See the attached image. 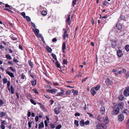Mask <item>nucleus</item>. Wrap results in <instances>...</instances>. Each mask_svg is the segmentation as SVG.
<instances>
[{
  "label": "nucleus",
  "instance_id": "774afa93",
  "mask_svg": "<svg viewBox=\"0 0 129 129\" xmlns=\"http://www.w3.org/2000/svg\"><path fill=\"white\" fill-rule=\"evenodd\" d=\"M31 112L30 111H28L27 114V116L28 117H30L31 115Z\"/></svg>",
  "mask_w": 129,
  "mask_h": 129
},
{
  "label": "nucleus",
  "instance_id": "b1692460",
  "mask_svg": "<svg viewBox=\"0 0 129 129\" xmlns=\"http://www.w3.org/2000/svg\"><path fill=\"white\" fill-rule=\"evenodd\" d=\"M56 62L55 63V65L58 68H60V64L59 63L58 61L57 60H56Z\"/></svg>",
  "mask_w": 129,
  "mask_h": 129
},
{
  "label": "nucleus",
  "instance_id": "a211bd4d",
  "mask_svg": "<svg viewBox=\"0 0 129 129\" xmlns=\"http://www.w3.org/2000/svg\"><path fill=\"white\" fill-rule=\"evenodd\" d=\"M6 73L9 75L11 77L13 78L14 77V75L12 73H10L9 71H6Z\"/></svg>",
  "mask_w": 129,
  "mask_h": 129
},
{
  "label": "nucleus",
  "instance_id": "ddd939ff",
  "mask_svg": "<svg viewBox=\"0 0 129 129\" xmlns=\"http://www.w3.org/2000/svg\"><path fill=\"white\" fill-rule=\"evenodd\" d=\"M34 123V120L33 119H30L29 121L28 122V127L29 128H30L31 127V124Z\"/></svg>",
  "mask_w": 129,
  "mask_h": 129
},
{
  "label": "nucleus",
  "instance_id": "0eeeda50",
  "mask_svg": "<svg viewBox=\"0 0 129 129\" xmlns=\"http://www.w3.org/2000/svg\"><path fill=\"white\" fill-rule=\"evenodd\" d=\"M120 110L118 108H117L114 109L112 112V114L113 115H117L119 113Z\"/></svg>",
  "mask_w": 129,
  "mask_h": 129
},
{
  "label": "nucleus",
  "instance_id": "13d9d810",
  "mask_svg": "<svg viewBox=\"0 0 129 129\" xmlns=\"http://www.w3.org/2000/svg\"><path fill=\"white\" fill-rule=\"evenodd\" d=\"M87 114L91 118L93 117V115L92 114L88 112L87 113Z\"/></svg>",
  "mask_w": 129,
  "mask_h": 129
},
{
  "label": "nucleus",
  "instance_id": "f3484780",
  "mask_svg": "<svg viewBox=\"0 0 129 129\" xmlns=\"http://www.w3.org/2000/svg\"><path fill=\"white\" fill-rule=\"evenodd\" d=\"M116 27L118 29L120 30L122 29V25L119 23H118L116 25Z\"/></svg>",
  "mask_w": 129,
  "mask_h": 129
},
{
  "label": "nucleus",
  "instance_id": "6ab92c4d",
  "mask_svg": "<svg viewBox=\"0 0 129 129\" xmlns=\"http://www.w3.org/2000/svg\"><path fill=\"white\" fill-rule=\"evenodd\" d=\"M66 46L65 43H63L62 47V50L63 52L64 53L65 52V50L66 49Z\"/></svg>",
  "mask_w": 129,
  "mask_h": 129
},
{
  "label": "nucleus",
  "instance_id": "f8f14e48",
  "mask_svg": "<svg viewBox=\"0 0 129 129\" xmlns=\"http://www.w3.org/2000/svg\"><path fill=\"white\" fill-rule=\"evenodd\" d=\"M107 85H111L112 84V81L109 78H107L105 81Z\"/></svg>",
  "mask_w": 129,
  "mask_h": 129
},
{
  "label": "nucleus",
  "instance_id": "a18cd8bd",
  "mask_svg": "<svg viewBox=\"0 0 129 129\" xmlns=\"http://www.w3.org/2000/svg\"><path fill=\"white\" fill-rule=\"evenodd\" d=\"M9 68H10L13 72H16V70L13 67H11Z\"/></svg>",
  "mask_w": 129,
  "mask_h": 129
},
{
  "label": "nucleus",
  "instance_id": "6e6d98bb",
  "mask_svg": "<svg viewBox=\"0 0 129 129\" xmlns=\"http://www.w3.org/2000/svg\"><path fill=\"white\" fill-rule=\"evenodd\" d=\"M63 63L64 64H67V60L66 59H63Z\"/></svg>",
  "mask_w": 129,
  "mask_h": 129
},
{
  "label": "nucleus",
  "instance_id": "7ed1b4c3",
  "mask_svg": "<svg viewBox=\"0 0 129 129\" xmlns=\"http://www.w3.org/2000/svg\"><path fill=\"white\" fill-rule=\"evenodd\" d=\"M124 94L126 96L129 95V87H127L124 92Z\"/></svg>",
  "mask_w": 129,
  "mask_h": 129
},
{
  "label": "nucleus",
  "instance_id": "72a5a7b5",
  "mask_svg": "<svg viewBox=\"0 0 129 129\" xmlns=\"http://www.w3.org/2000/svg\"><path fill=\"white\" fill-rule=\"evenodd\" d=\"M11 93L12 94H13L14 93V90L12 86H11Z\"/></svg>",
  "mask_w": 129,
  "mask_h": 129
},
{
  "label": "nucleus",
  "instance_id": "cd10ccee",
  "mask_svg": "<svg viewBox=\"0 0 129 129\" xmlns=\"http://www.w3.org/2000/svg\"><path fill=\"white\" fill-rule=\"evenodd\" d=\"M37 81L36 80L32 81L31 82V83L33 86H35L36 84Z\"/></svg>",
  "mask_w": 129,
  "mask_h": 129
},
{
  "label": "nucleus",
  "instance_id": "f704fd0d",
  "mask_svg": "<svg viewBox=\"0 0 129 129\" xmlns=\"http://www.w3.org/2000/svg\"><path fill=\"white\" fill-rule=\"evenodd\" d=\"M74 124L77 126H79V121L76 120H75L74 121Z\"/></svg>",
  "mask_w": 129,
  "mask_h": 129
},
{
  "label": "nucleus",
  "instance_id": "de8ad7c7",
  "mask_svg": "<svg viewBox=\"0 0 129 129\" xmlns=\"http://www.w3.org/2000/svg\"><path fill=\"white\" fill-rule=\"evenodd\" d=\"M89 123V120H87L84 122V124L86 125H88Z\"/></svg>",
  "mask_w": 129,
  "mask_h": 129
},
{
  "label": "nucleus",
  "instance_id": "680f3d73",
  "mask_svg": "<svg viewBox=\"0 0 129 129\" xmlns=\"http://www.w3.org/2000/svg\"><path fill=\"white\" fill-rule=\"evenodd\" d=\"M126 124H127V127H129V118L128 119L127 121V122L126 123Z\"/></svg>",
  "mask_w": 129,
  "mask_h": 129
},
{
  "label": "nucleus",
  "instance_id": "2eb2a0df",
  "mask_svg": "<svg viewBox=\"0 0 129 129\" xmlns=\"http://www.w3.org/2000/svg\"><path fill=\"white\" fill-rule=\"evenodd\" d=\"M90 92L91 94L93 96L96 93V92L94 90V88H93L91 89Z\"/></svg>",
  "mask_w": 129,
  "mask_h": 129
},
{
  "label": "nucleus",
  "instance_id": "e433bc0d",
  "mask_svg": "<svg viewBox=\"0 0 129 129\" xmlns=\"http://www.w3.org/2000/svg\"><path fill=\"white\" fill-rule=\"evenodd\" d=\"M52 56L53 57V58L55 60H57L56 56V55L53 53H52L51 54Z\"/></svg>",
  "mask_w": 129,
  "mask_h": 129
},
{
  "label": "nucleus",
  "instance_id": "dca6fc26",
  "mask_svg": "<svg viewBox=\"0 0 129 129\" xmlns=\"http://www.w3.org/2000/svg\"><path fill=\"white\" fill-rule=\"evenodd\" d=\"M103 121L106 124H107L109 122L108 117V116H106L104 119Z\"/></svg>",
  "mask_w": 129,
  "mask_h": 129
},
{
  "label": "nucleus",
  "instance_id": "393cba45",
  "mask_svg": "<svg viewBox=\"0 0 129 129\" xmlns=\"http://www.w3.org/2000/svg\"><path fill=\"white\" fill-rule=\"evenodd\" d=\"M101 86L100 85H97L96 87H94V88L95 90L98 91L101 88Z\"/></svg>",
  "mask_w": 129,
  "mask_h": 129
},
{
  "label": "nucleus",
  "instance_id": "49530a36",
  "mask_svg": "<svg viewBox=\"0 0 129 129\" xmlns=\"http://www.w3.org/2000/svg\"><path fill=\"white\" fill-rule=\"evenodd\" d=\"M30 101L32 104H34V105H36V103L34 101L33 99H30Z\"/></svg>",
  "mask_w": 129,
  "mask_h": 129
},
{
  "label": "nucleus",
  "instance_id": "a19ab883",
  "mask_svg": "<svg viewBox=\"0 0 129 129\" xmlns=\"http://www.w3.org/2000/svg\"><path fill=\"white\" fill-rule=\"evenodd\" d=\"M61 127V124H59L56 127L55 129H60Z\"/></svg>",
  "mask_w": 129,
  "mask_h": 129
},
{
  "label": "nucleus",
  "instance_id": "423d86ee",
  "mask_svg": "<svg viewBox=\"0 0 129 129\" xmlns=\"http://www.w3.org/2000/svg\"><path fill=\"white\" fill-rule=\"evenodd\" d=\"M46 91L48 92H50L53 94H55L57 92V90L55 89H47Z\"/></svg>",
  "mask_w": 129,
  "mask_h": 129
},
{
  "label": "nucleus",
  "instance_id": "09e8293b",
  "mask_svg": "<svg viewBox=\"0 0 129 129\" xmlns=\"http://www.w3.org/2000/svg\"><path fill=\"white\" fill-rule=\"evenodd\" d=\"M1 128L2 129H5V128L6 126L4 125L1 124Z\"/></svg>",
  "mask_w": 129,
  "mask_h": 129
},
{
  "label": "nucleus",
  "instance_id": "5fc2aeb1",
  "mask_svg": "<svg viewBox=\"0 0 129 129\" xmlns=\"http://www.w3.org/2000/svg\"><path fill=\"white\" fill-rule=\"evenodd\" d=\"M88 78V77H87L85 78L84 79H83L82 80V82H83L85 81Z\"/></svg>",
  "mask_w": 129,
  "mask_h": 129
},
{
  "label": "nucleus",
  "instance_id": "4c0bfd02",
  "mask_svg": "<svg viewBox=\"0 0 129 129\" xmlns=\"http://www.w3.org/2000/svg\"><path fill=\"white\" fill-rule=\"evenodd\" d=\"M41 14L42 15L45 16L47 14V12L46 11H44L41 12Z\"/></svg>",
  "mask_w": 129,
  "mask_h": 129
},
{
  "label": "nucleus",
  "instance_id": "1a4fd4ad",
  "mask_svg": "<svg viewBox=\"0 0 129 129\" xmlns=\"http://www.w3.org/2000/svg\"><path fill=\"white\" fill-rule=\"evenodd\" d=\"M118 119L119 121H121L123 120L124 117L123 114H120L118 115Z\"/></svg>",
  "mask_w": 129,
  "mask_h": 129
},
{
  "label": "nucleus",
  "instance_id": "37998d69",
  "mask_svg": "<svg viewBox=\"0 0 129 129\" xmlns=\"http://www.w3.org/2000/svg\"><path fill=\"white\" fill-rule=\"evenodd\" d=\"M3 82L4 84H6L7 82H8L7 79L6 78H5L3 79Z\"/></svg>",
  "mask_w": 129,
  "mask_h": 129
},
{
  "label": "nucleus",
  "instance_id": "e2e57ef3",
  "mask_svg": "<svg viewBox=\"0 0 129 129\" xmlns=\"http://www.w3.org/2000/svg\"><path fill=\"white\" fill-rule=\"evenodd\" d=\"M1 124H3V125L6 124V121L5 120L3 121L2 122H1Z\"/></svg>",
  "mask_w": 129,
  "mask_h": 129
},
{
  "label": "nucleus",
  "instance_id": "0e129e2a",
  "mask_svg": "<svg viewBox=\"0 0 129 129\" xmlns=\"http://www.w3.org/2000/svg\"><path fill=\"white\" fill-rule=\"evenodd\" d=\"M29 65L31 67H32L33 66V64L32 62L30 61H29Z\"/></svg>",
  "mask_w": 129,
  "mask_h": 129
},
{
  "label": "nucleus",
  "instance_id": "603ef678",
  "mask_svg": "<svg viewBox=\"0 0 129 129\" xmlns=\"http://www.w3.org/2000/svg\"><path fill=\"white\" fill-rule=\"evenodd\" d=\"M70 91L69 90H68L66 92V94L67 95H69L70 94Z\"/></svg>",
  "mask_w": 129,
  "mask_h": 129
},
{
  "label": "nucleus",
  "instance_id": "ea45409f",
  "mask_svg": "<svg viewBox=\"0 0 129 129\" xmlns=\"http://www.w3.org/2000/svg\"><path fill=\"white\" fill-rule=\"evenodd\" d=\"M21 78L22 79H25V80L26 79L25 76L24 75V74H22L21 75Z\"/></svg>",
  "mask_w": 129,
  "mask_h": 129
},
{
  "label": "nucleus",
  "instance_id": "7c9ffc66",
  "mask_svg": "<svg viewBox=\"0 0 129 129\" xmlns=\"http://www.w3.org/2000/svg\"><path fill=\"white\" fill-rule=\"evenodd\" d=\"M6 115V113L3 112H0V116L1 117L5 116Z\"/></svg>",
  "mask_w": 129,
  "mask_h": 129
},
{
  "label": "nucleus",
  "instance_id": "a878e982",
  "mask_svg": "<svg viewBox=\"0 0 129 129\" xmlns=\"http://www.w3.org/2000/svg\"><path fill=\"white\" fill-rule=\"evenodd\" d=\"M7 59L9 60H11L12 58L11 56L9 54H6L5 55Z\"/></svg>",
  "mask_w": 129,
  "mask_h": 129
},
{
  "label": "nucleus",
  "instance_id": "58836bf2",
  "mask_svg": "<svg viewBox=\"0 0 129 129\" xmlns=\"http://www.w3.org/2000/svg\"><path fill=\"white\" fill-rule=\"evenodd\" d=\"M101 111L102 112V113H103V112H104L105 111V108L104 107L102 106L101 107Z\"/></svg>",
  "mask_w": 129,
  "mask_h": 129
},
{
  "label": "nucleus",
  "instance_id": "69168bd1",
  "mask_svg": "<svg viewBox=\"0 0 129 129\" xmlns=\"http://www.w3.org/2000/svg\"><path fill=\"white\" fill-rule=\"evenodd\" d=\"M44 123L45 124V125L46 127H47L48 126V124L47 123V121L46 120H45L44 121Z\"/></svg>",
  "mask_w": 129,
  "mask_h": 129
},
{
  "label": "nucleus",
  "instance_id": "8fccbe9b",
  "mask_svg": "<svg viewBox=\"0 0 129 129\" xmlns=\"http://www.w3.org/2000/svg\"><path fill=\"white\" fill-rule=\"evenodd\" d=\"M21 15L23 16V17L24 18H25L26 17L25 14L24 12H22L21 13Z\"/></svg>",
  "mask_w": 129,
  "mask_h": 129
},
{
  "label": "nucleus",
  "instance_id": "79ce46f5",
  "mask_svg": "<svg viewBox=\"0 0 129 129\" xmlns=\"http://www.w3.org/2000/svg\"><path fill=\"white\" fill-rule=\"evenodd\" d=\"M39 104H40V107L42 110H44L45 109L43 105L42 104L40 103H39Z\"/></svg>",
  "mask_w": 129,
  "mask_h": 129
},
{
  "label": "nucleus",
  "instance_id": "4be33fe9",
  "mask_svg": "<svg viewBox=\"0 0 129 129\" xmlns=\"http://www.w3.org/2000/svg\"><path fill=\"white\" fill-rule=\"evenodd\" d=\"M54 112L55 114H58L59 113V109L58 108H55L54 109Z\"/></svg>",
  "mask_w": 129,
  "mask_h": 129
},
{
  "label": "nucleus",
  "instance_id": "20e7f679",
  "mask_svg": "<svg viewBox=\"0 0 129 129\" xmlns=\"http://www.w3.org/2000/svg\"><path fill=\"white\" fill-rule=\"evenodd\" d=\"M70 14H67L66 17V22L69 25H70L71 23V21L70 20Z\"/></svg>",
  "mask_w": 129,
  "mask_h": 129
},
{
  "label": "nucleus",
  "instance_id": "bf43d9fd",
  "mask_svg": "<svg viewBox=\"0 0 129 129\" xmlns=\"http://www.w3.org/2000/svg\"><path fill=\"white\" fill-rule=\"evenodd\" d=\"M11 37L12 39L13 40H16L17 39L16 38L14 37L13 36H11Z\"/></svg>",
  "mask_w": 129,
  "mask_h": 129
},
{
  "label": "nucleus",
  "instance_id": "412c9836",
  "mask_svg": "<svg viewBox=\"0 0 129 129\" xmlns=\"http://www.w3.org/2000/svg\"><path fill=\"white\" fill-rule=\"evenodd\" d=\"M72 92L73 93V95L74 96L76 95H77L78 91L77 90H74L73 89L72 90Z\"/></svg>",
  "mask_w": 129,
  "mask_h": 129
},
{
  "label": "nucleus",
  "instance_id": "9d476101",
  "mask_svg": "<svg viewBox=\"0 0 129 129\" xmlns=\"http://www.w3.org/2000/svg\"><path fill=\"white\" fill-rule=\"evenodd\" d=\"M112 47L113 48H115L117 46V42L116 41L113 40L112 41Z\"/></svg>",
  "mask_w": 129,
  "mask_h": 129
},
{
  "label": "nucleus",
  "instance_id": "4d7b16f0",
  "mask_svg": "<svg viewBox=\"0 0 129 129\" xmlns=\"http://www.w3.org/2000/svg\"><path fill=\"white\" fill-rule=\"evenodd\" d=\"M108 2L107 1H103V4L104 5H106L108 4Z\"/></svg>",
  "mask_w": 129,
  "mask_h": 129
},
{
  "label": "nucleus",
  "instance_id": "5701e85b",
  "mask_svg": "<svg viewBox=\"0 0 129 129\" xmlns=\"http://www.w3.org/2000/svg\"><path fill=\"white\" fill-rule=\"evenodd\" d=\"M80 125L82 126H83L84 125V121L83 120H82L79 122Z\"/></svg>",
  "mask_w": 129,
  "mask_h": 129
},
{
  "label": "nucleus",
  "instance_id": "c03bdc74",
  "mask_svg": "<svg viewBox=\"0 0 129 129\" xmlns=\"http://www.w3.org/2000/svg\"><path fill=\"white\" fill-rule=\"evenodd\" d=\"M128 112V110L127 109L123 111L122 113L124 114H127Z\"/></svg>",
  "mask_w": 129,
  "mask_h": 129
},
{
  "label": "nucleus",
  "instance_id": "9b49d317",
  "mask_svg": "<svg viewBox=\"0 0 129 129\" xmlns=\"http://www.w3.org/2000/svg\"><path fill=\"white\" fill-rule=\"evenodd\" d=\"M97 120L101 122H103L104 118L100 115H99L97 118Z\"/></svg>",
  "mask_w": 129,
  "mask_h": 129
},
{
  "label": "nucleus",
  "instance_id": "aec40b11",
  "mask_svg": "<svg viewBox=\"0 0 129 129\" xmlns=\"http://www.w3.org/2000/svg\"><path fill=\"white\" fill-rule=\"evenodd\" d=\"M44 127V124L43 122H42L41 123V124H39V129H41L42 128H43Z\"/></svg>",
  "mask_w": 129,
  "mask_h": 129
},
{
  "label": "nucleus",
  "instance_id": "f257e3e1",
  "mask_svg": "<svg viewBox=\"0 0 129 129\" xmlns=\"http://www.w3.org/2000/svg\"><path fill=\"white\" fill-rule=\"evenodd\" d=\"M97 127L98 129H106V127L104 124H99L97 125Z\"/></svg>",
  "mask_w": 129,
  "mask_h": 129
},
{
  "label": "nucleus",
  "instance_id": "864d4df0",
  "mask_svg": "<svg viewBox=\"0 0 129 129\" xmlns=\"http://www.w3.org/2000/svg\"><path fill=\"white\" fill-rule=\"evenodd\" d=\"M4 10H5L7 11H8L9 12H11V13H13V11H11V10L9 9H8V8H5L4 9Z\"/></svg>",
  "mask_w": 129,
  "mask_h": 129
},
{
  "label": "nucleus",
  "instance_id": "6e6552de",
  "mask_svg": "<svg viewBox=\"0 0 129 129\" xmlns=\"http://www.w3.org/2000/svg\"><path fill=\"white\" fill-rule=\"evenodd\" d=\"M124 107V104L123 103H119L117 105V108H118L120 110V109H122Z\"/></svg>",
  "mask_w": 129,
  "mask_h": 129
},
{
  "label": "nucleus",
  "instance_id": "338daca9",
  "mask_svg": "<svg viewBox=\"0 0 129 129\" xmlns=\"http://www.w3.org/2000/svg\"><path fill=\"white\" fill-rule=\"evenodd\" d=\"M3 104V102L1 100H0V106L2 105Z\"/></svg>",
  "mask_w": 129,
  "mask_h": 129
},
{
  "label": "nucleus",
  "instance_id": "f03ea898",
  "mask_svg": "<svg viewBox=\"0 0 129 129\" xmlns=\"http://www.w3.org/2000/svg\"><path fill=\"white\" fill-rule=\"evenodd\" d=\"M63 30L64 32L63 34V39L64 40L66 39V38H68V35L67 34V31L66 29L63 28Z\"/></svg>",
  "mask_w": 129,
  "mask_h": 129
},
{
  "label": "nucleus",
  "instance_id": "473e14b6",
  "mask_svg": "<svg viewBox=\"0 0 129 129\" xmlns=\"http://www.w3.org/2000/svg\"><path fill=\"white\" fill-rule=\"evenodd\" d=\"M125 49L127 52L128 51H129V45H126L125 46Z\"/></svg>",
  "mask_w": 129,
  "mask_h": 129
},
{
  "label": "nucleus",
  "instance_id": "c85d7f7f",
  "mask_svg": "<svg viewBox=\"0 0 129 129\" xmlns=\"http://www.w3.org/2000/svg\"><path fill=\"white\" fill-rule=\"evenodd\" d=\"M36 35L37 36V37H41L42 39V41H43L44 40V38L41 35L39 34H36Z\"/></svg>",
  "mask_w": 129,
  "mask_h": 129
},
{
  "label": "nucleus",
  "instance_id": "3c124183",
  "mask_svg": "<svg viewBox=\"0 0 129 129\" xmlns=\"http://www.w3.org/2000/svg\"><path fill=\"white\" fill-rule=\"evenodd\" d=\"M25 18H26V19L27 20V21H29L30 20V18L28 16H26Z\"/></svg>",
  "mask_w": 129,
  "mask_h": 129
},
{
  "label": "nucleus",
  "instance_id": "39448f33",
  "mask_svg": "<svg viewBox=\"0 0 129 129\" xmlns=\"http://www.w3.org/2000/svg\"><path fill=\"white\" fill-rule=\"evenodd\" d=\"M60 90L61 92L57 93L56 95V96H61L63 95L64 92V90L63 89H60Z\"/></svg>",
  "mask_w": 129,
  "mask_h": 129
},
{
  "label": "nucleus",
  "instance_id": "bb28decb",
  "mask_svg": "<svg viewBox=\"0 0 129 129\" xmlns=\"http://www.w3.org/2000/svg\"><path fill=\"white\" fill-rule=\"evenodd\" d=\"M46 49L47 51L49 52H51L52 51V49L48 46L46 47Z\"/></svg>",
  "mask_w": 129,
  "mask_h": 129
},
{
  "label": "nucleus",
  "instance_id": "c756f323",
  "mask_svg": "<svg viewBox=\"0 0 129 129\" xmlns=\"http://www.w3.org/2000/svg\"><path fill=\"white\" fill-rule=\"evenodd\" d=\"M33 31L36 35L39 34V31L38 29L35 28V29H33Z\"/></svg>",
  "mask_w": 129,
  "mask_h": 129
},
{
  "label": "nucleus",
  "instance_id": "4468645a",
  "mask_svg": "<svg viewBox=\"0 0 129 129\" xmlns=\"http://www.w3.org/2000/svg\"><path fill=\"white\" fill-rule=\"evenodd\" d=\"M117 55L119 57H121L122 55V51L119 49L117 52Z\"/></svg>",
  "mask_w": 129,
  "mask_h": 129
},
{
  "label": "nucleus",
  "instance_id": "052dcab7",
  "mask_svg": "<svg viewBox=\"0 0 129 129\" xmlns=\"http://www.w3.org/2000/svg\"><path fill=\"white\" fill-rule=\"evenodd\" d=\"M35 119L36 120V122H37L39 120V118L38 117V116H36L35 117Z\"/></svg>",
  "mask_w": 129,
  "mask_h": 129
},
{
  "label": "nucleus",
  "instance_id": "2f4dec72",
  "mask_svg": "<svg viewBox=\"0 0 129 129\" xmlns=\"http://www.w3.org/2000/svg\"><path fill=\"white\" fill-rule=\"evenodd\" d=\"M119 99L120 100H123L124 99V97L123 95H120L119 96Z\"/></svg>",
  "mask_w": 129,
  "mask_h": 129
},
{
  "label": "nucleus",
  "instance_id": "c9c22d12",
  "mask_svg": "<svg viewBox=\"0 0 129 129\" xmlns=\"http://www.w3.org/2000/svg\"><path fill=\"white\" fill-rule=\"evenodd\" d=\"M50 128L53 129H54L55 127V125L54 124L52 123H50Z\"/></svg>",
  "mask_w": 129,
  "mask_h": 129
}]
</instances>
